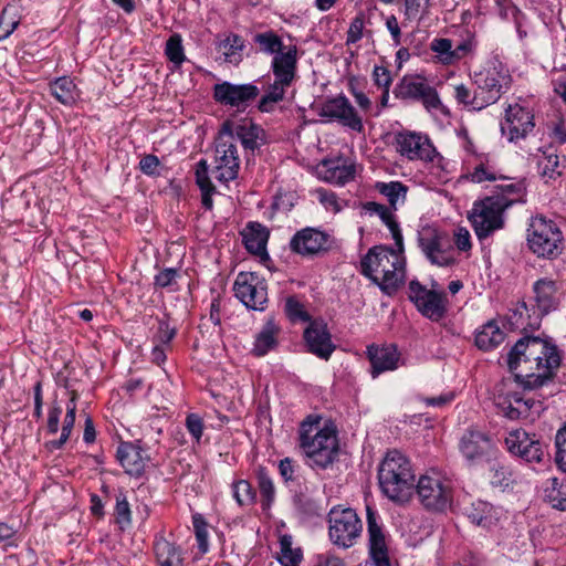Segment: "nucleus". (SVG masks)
Instances as JSON below:
<instances>
[{
  "label": "nucleus",
  "mask_w": 566,
  "mask_h": 566,
  "mask_svg": "<svg viewBox=\"0 0 566 566\" xmlns=\"http://www.w3.org/2000/svg\"><path fill=\"white\" fill-rule=\"evenodd\" d=\"M252 40L259 52L273 56L270 69L274 81L258 104L260 112L271 113L285 98L287 88L297 76L298 48L295 44L284 45L282 38L273 30L255 33Z\"/></svg>",
  "instance_id": "f257e3e1"
},
{
  "label": "nucleus",
  "mask_w": 566,
  "mask_h": 566,
  "mask_svg": "<svg viewBox=\"0 0 566 566\" xmlns=\"http://www.w3.org/2000/svg\"><path fill=\"white\" fill-rule=\"evenodd\" d=\"M381 493L391 502L405 505L415 493L416 473L410 459L397 449L389 450L378 467Z\"/></svg>",
  "instance_id": "f03ea898"
},
{
  "label": "nucleus",
  "mask_w": 566,
  "mask_h": 566,
  "mask_svg": "<svg viewBox=\"0 0 566 566\" xmlns=\"http://www.w3.org/2000/svg\"><path fill=\"white\" fill-rule=\"evenodd\" d=\"M360 272L387 295L394 294L406 280V258L392 248L377 245L360 261Z\"/></svg>",
  "instance_id": "7ed1b4c3"
},
{
  "label": "nucleus",
  "mask_w": 566,
  "mask_h": 566,
  "mask_svg": "<svg viewBox=\"0 0 566 566\" xmlns=\"http://www.w3.org/2000/svg\"><path fill=\"white\" fill-rule=\"evenodd\" d=\"M319 421L308 417L300 428V448L313 469L325 470L338 457L339 446L337 432L334 428L325 426L318 428Z\"/></svg>",
  "instance_id": "20e7f679"
},
{
  "label": "nucleus",
  "mask_w": 566,
  "mask_h": 566,
  "mask_svg": "<svg viewBox=\"0 0 566 566\" xmlns=\"http://www.w3.org/2000/svg\"><path fill=\"white\" fill-rule=\"evenodd\" d=\"M526 241L528 249L537 258L554 260L564 250V237L559 227L543 214L531 218Z\"/></svg>",
  "instance_id": "39448f33"
},
{
  "label": "nucleus",
  "mask_w": 566,
  "mask_h": 566,
  "mask_svg": "<svg viewBox=\"0 0 566 566\" xmlns=\"http://www.w3.org/2000/svg\"><path fill=\"white\" fill-rule=\"evenodd\" d=\"M472 81L478 90L475 104L484 107L496 103L513 82L509 70L499 61L489 62L482 70L474 72Z\"/></svg>",
  "instance_id": "423d86ee"
},
{
  "label": "nucleus",
  "mask_w": 566,
  "mask_h": 566,
  "mask_svg": "<svg viewBox=\"0 0 566 566\" xmlns=\"http://www.w3.org/2000/svg\"><path fill=\"white\" fill-rule=\"evenodd\" d=\"M512 201L499 197H485L473 203L469 220L479 240H484L504 227V211Z\"/></svg>",
  "instance_id": "0eeeda50"
},
{
  "label": "nucleus",
  "mask_w": 566,
  "mask_h": 566,
  "mask_svg": "<svg viewBox=\"0 0 566 566\" xmlns=\"http://www.w3.org/2000/svg\"><path fill=\"white\" fill-rule=\"evenodd\" d=\"M415 492L421 505L431 512H444L452 503V488L440 474H422L415 482Z\"/></svg>",
  "instance_id": "6e6552de"
},
{
  "label": "nucleus",
  "mask_w": 566,
  "mask_h": 566,
  "mask_svg": "<svg viewBox=\"0 0 566 566\" xmlns=\"http://www.w3.org/2000/svg\"><path fill=\"white\" fill-rule=\"evenodd\" d=\"M546 339L537 336H525L518 339L507 354L509 369L514 374L515 380L525 387V379L532 377V366L535 355H544Z\"/></svg>",
  "instance_id": "1a4fd4ad"
},
{
  "label": "nucleus",
  "mask_w": 566,
  "mask_h": 566,
  "mask_svg": "<svg viewBox=\"0 0 566 566\" xmlns=\"http://www.w3.org/2000/svg\"><path fill=\"white\" fill-rule=\"evenodd\" d=\"M363 524L355 510L333 507L328 513V536L340 548L354 546L360 537Z\"/></svg>",
  "instance_id": "9d476101"
},
{
  "label": "nucleus",
  "mask_w": 566,
  "mask_h": 566,
  "mask_svg": "<svg viewBox=\"0 0 566 566\" xmlns=\"http://www.w3.org/2000/svg\"><path fill=\"white\" fill-rule=\"evenodd\" d=\"M524 392H510L505 397H499L496 406L500 412L510 420L534 421L545 409L534 389Z\"/></svg>",
  "instance_id": "9b49d317"
},
{
  "label": "nucleus",
  "mask_w": 566,
  "mask_h": 566,
  "mask_svg": "<svg viewBox=\"0 0 566 566\" xmlns=\"http://www.w3.org/2000/svg\"><path fill=\"white\" fill-rule=\"evenodd\" d=\"M394 94L399 99L419 102L429 112L442 106L437 90L419 75H405L396 85Z\"/></svg>",
  "instance_id": "f8f14e48"
},
{
  "label": "nucleus",
  "mask_w": 566,
  "mask_h": 566,
  "mask_svg": "<svg viewBox=\"0 0 566 566\" xmlns=\"http://www.w3.org/2000/svg\"><path fill=\"white\" fill-rule=\"evenodd\" d=\"M235 296L250 310L264 311L268 303V285L255 272H240L233 284Z\"/></svg>",
  "instance_id": "ddd939ff"
},
{
  "label": "nucleus",
  "mask_w": 566,
  "mask_h": 566,
  "mask_svg": "<svg viewBox=\"0 0 566 566\" xmlns=\"http://www.w3.org/2000/svg\"><path fill=\"white\" fill-rule=\"evenodd\" d=\"M334 243L335 240L328 232L307 227L295 232L290 241V249L298 255L314 258L332 250Z\"/></svg>",
  "instance_id": "4468645a"
},
{
  "label": "nucleus",
  "mask_w": 566,
  "mask_h": 566,
  "mask_svg": "<svg viewBox=\"0 0 566 566\" xmlns=\"http://www.w3.org/2000/svg\"><path fill=\"white\" fill-rule=\"evenodd\" d=\"M504 442L511 454L525 462L542 463L547 457L546 446L535 434L531 436L523 429L509 432Z\"/></svg>",
  "instance_id": "2eb2a0df"
},
{
  "label": "nucleus",
  "mask_w": 566,
  "mask_h": 566,
  "mask_svg": "<svg viewBox=\"0 0 566 566\" xmlns=\"http://www.w3.org/2000/svg\"><path fill=\"white\" fill-rule=\"evenodd\" d=\"M409 300L424 317L433 322L440 321L447 313L444 293L428 290L417 280L409 283Z\"/></svg>",
  "instance_id": "dca6fc26"
},
{
  "label": "nucleus",
  "mask_w": 566,
  "mask_h": 566,
  "mask_svg": "<svg viewBox=\"0 0 566 566\" xmlns=\"http://www.w3.org/2000/svg\"><path fill=\"white\" fill-rule=\"evenodd\" d=\"M418 244L432 264L448 266L454 262L447 235L436 228H422L418 233Z\"/></svg>",
  "instance_id": "f3484780"
},
{
  "label": "nucleus",
  "mask_w": 566,
  "mask_h": 566,
  "mask_svg": "<svg viewBox=\"0 0 566 566\" xmlns=\"http://www.w3.org/2000/svg\"><path fill=\"white\" fill-rule=\"evenodd\" d=\"M394 145L397 153L409 160L431 163L438 155L429 137L416 132H398Z\"/></svg>",
  "instance_id": "a211bd4d"
},
{
  "label": "nucleus",
  "mask_w": 566,
  "mask_h": 566,
  "mask_svg": "<svg viewBox=\"0 0 566 566\" xmlns=\"http://www.w3.org/2000/svg\"><path fill=\"white\" fill-rule=\"evenodd\" d=\"M459 451L470 467L488 461L494 452L492 438L480 430L468 429L459 440Z\"/></svg>",
  "instance_id": "6ab92c4d"
},
{
  "label": "nucleus",
  "mask_w": 566,
  "mask_h": 566,
  "mask_svg": "<svg viewBox=\"0 0 566 566\" xmlns=\"http://www.w3.org/2000/svg\"><path fill=\"white\" fill-rule=\"evenodd\" d=\"M368 554L371 566H391L388 551V535L379 522V515L367 506Z\"/></svg>",
  "instance_id": "aec40b11"
},
{
  "label": "nucleus",
  "mask_w": 566,
  "mask_h": 566,
  "mask_svg": "<svg viewBox=\"0 0 566 566\" xmlns=\"http://www.w3.org/2000/svg\"><path fill=\"white\" fill-rule=\"evenodd\" d=\"M321 117L328 120H336L342 126L347 127L356 133L364 132L363 119L350 104L349 99L344 95L325 101L318 111Z\"/></svg>",
  "instance_id": "412c9836"
},
{
  "label": "nucleus",
  "mask_w": 566,
  "mask_h": 566,
  "mask_svg": "<svg viewBox=\"0 0 566 566\" xmlns=\"http://www.w3.org/2000/svg\"><path fill=\"white\" fill-rule=\"evenodd\" d=\"M544 355H535L532 371L525 379L524 389H537L549 381L560 365V355L557 346L546 339V348Z\"/></svg>",
  "instance_id": "4be33fe9"
},
{
  "label": "nucleus",
  "mask_w": 566,
  "mask_h": 566,
  "mask_svg": "<svg viewBox=\"0 0 566 566\" xmlns=\"http://www.w3.org/2000/svg\"><path fill=\"white\" fill-rule=\"evenodd\" d=\"M534 127V115L528 108L518 104L507 106L504 120L501 123V132L510 142L526 138Z\"/></svg>",
  "instance_id": "5701e85b"
},
{
  "label": "nucleus",
  "mask_w": 566,
  "mask_h": 566,
  "mask_svg": "<svg viewBox=\"0 0 566 566\" xmlns=\"http://www.w3.org/2000/svg\"><path fill=\"white\" fill-rule=\"evenodd\" d=\"M233 138L231 133L227 137L220 135L216 145L217 179L223 182L237 179L239 174L240 159Z\"/></svg>",
  "instance_id": "b1692460"
},
{
  "label": "nucleus",
  "mask_w": 566,
  "mask_h": 566,
  "mask_svg": "<svg viewBox=\"0 0 566 566\" xmlns=\"http://www.w3.org/2000/svg\"><path fill=\"white\" fill-rule=\"evenodd\" d=\"M260 90L254 84H232L223 82L213 87V97L222 105L245 108L248 104L255 99Z\"/></svg>",
  "instance_id": "393cba45"
},
{
  "label": "nucleus",
  "mask_w": 566,
  "mask_h": 566,
  "mask_svg": "<svg viewBox=\"0 0 566 566\" xmlns=\"http://www.w3.org/2000/svg\"><path fill=\"white\" fill-rule=\"evenodd\" d=\"M303 337L307 350L323 360H328L336 349L327 325L322 322H311L305 328Z\"/></svg>",
  "instance_id": "a878e982"
},
{
  "label": "nucleus",
  "mask_w": 566,
  "mask_h": 566,
  "mask_svg": "<svg viewBox=\"0 0 566 566\" xmlns=\"http://www.w3.org/2000/svg\"><path fill=\"white\" fill-rule=\"evenodd\" d=\"M116 459L125 473L138 478L145 472L149 457L140 446V442H120L117 447Z\"/></svg>",
  "instance_id": "bb28decb"
},
{
  "label": "nucleus",
  "mask_w": 566,
  "mask_h": 566,
  "mask_svg": "<svg viewBox=\"0 0 566 566\" xmlns=\"http://www.w3.org/2000/svg\"><path fill=\"white\" fill-rule=\"evenodd\" d=\"M559 289L558 282L549 277H542L534 282L533 293L537 318L557 310L560 302Z\"/></svg>",
  "instance_id": "cd10ccee"
},
{
  "label": "nucleus",
  "mask_w": 566,
  "mask_h": 566,
  "mask_svg": "<svg viewBox=\"0 0 566 566\" xmlns=\"http://www.w3.org/2000/svg\"><path fill=\"white\" fill-rule=\"evenodd\" d=\"M367 357L371 365V376L375 378L381 373L395 370L398 367L400 354L395 345L382 347L370 345L367 347Z\"/></svg>",
  "instance_id": "c85d7f7f"
},
{
  "label": "nucleus",
  "mask_w": 566,
  "mask_h": 566,
  "mask_svg": "<svg viewBox=\"0 0 566 566\" xmlns=\"http://www.w3.org/2000/svg\"><path fill=\"white\" fill-rule=\"evenodd\" d=\"M153 551L157 566H185L182 548L163 535H156Z\"/></svg>",
  "instance_id": "c756f323"
},
{
  "label": "nucleus",
  "mask_w": 566,
  "mask_h": 566,
  "mask_svg": "<svg viewBox=\"0 0 566 566\" xmlns=\"http://www.w3.org/2000/svg\"><path fill=\"white\" fill-rule=\"evenodd\" d=\"M281 327L274 319L269 317L259 333H256L251 353L255 357H263L279 345Z\"/></svg>",
  "instance_id": "7c9ffc66"
},
{
  "label": "nucleus",
  "mask_w": 566,
  "mask_h": 566,
  "mask_svg": "<svg viewBox=\"0 0 566 566\" xmlns=\"http://www.w3.org/2000/svg\"><path fill=\"white\" fill-rule=\"evenodd\" d=\"M322 168L324 179L336 185H345L356 175L355 164L342 157L323 160Z\"/></svg>",
  "instance_id": "2f4dec72"
},
{
  "label": "nucleus",
  "mask_w": 566,
  "mask_h": 566,
  "mask_svg": "<svg viewBox=\"0 0 566 566\" xmlns=\"http://www.w3.org/2000/svg\"><path fill=\"white\" fill-rule=\"evenodd\" d=\"M465 514L473 524L490 528L499 522L501 510L491 503L478 500L465 509Z\"/></svg>",
  "instance_id": "473e14b6"
},
{
  "label": "nucleus",
  "mask_w": 566,
  "mask_h": 566,
  "mask_svg": "<svg viewBox=\"0 0 566 566\" xmlns=\"http://www.w3.org/2000/svg\"><path fill=\"white\" fill-rule=\"evenodd\" d=\"M269 230L258 222H250L242 231L245 249L258 256H266V243L269 240Z\"/></svg>",
  "instance_id": "72a5a7b5"
},
{
  "label": "nucleus",
  "mask_w": 566,
  "mask_h": 566,
  "mask_svg": "<svg viewBox=\"0 0 566 566\" xmlns=\"http://www.w3.org/2000/svg\"><path fill=\"white\" fill-rule=\"evenodd\" d=\"M544 500L552 507L566 511V480L549 478L544 483Z\"/></svg>",
  "instance_id": "f704fd0d"
},
{
  "label": "nucleus",
  "mask_w": 566,
  "mask_h": 566,
  "mask_svg": "<svg viewBox=\"0 0 566 566\" xmlns=\"http://www.w3.org/2000/svg\"><path fill=\"white\" fill-rule=\"evenodd\" d=\"M504 340V333L494 321L482 326L475 335V345L482 350H491Z\"/></svg>",
  "instance_id": "c9c22d12"
},
{
  "label": "nucleus",
  "mask_w": 566,
  "mask_h": 566,
  "mask_svg": "<svg viewBox=\"0 0 566 566\" xmlns=\"http://www.w3.org/2000/svg\"><path fill=\"white\" fill-rule=\"evenodd\" d=\"M50 92L63 105H72L78 97L76 85L69 76H62L51 82Z\"/></svg>",
  "instance_id": "e433bc0d"
},
{
  "label": "nucleus",
  "mask_w": 566,
  "mask_h": 566,
  "mask_svg": "<svg viewBox=\"0 0 566 566\" xmlns=\"http://www.w3.org/2000/svg\"><path fill=\"white\" fill-rule=\"evenodd\" d=\"M76 392H72V397L66 405V413L62 424L61 437L50 442L52 449H61L70 439L76 417Z\"/></svg>",
  "instance_id": "4c0bfd02"
},
{
  "label": "nucleus",
  "mask_w": 566,
  "mask_h": 566,
  "mask_svg": "<svg viewBox=\"0 0 566 566\" xmlns=\"http://www.w3.org/2000/svg\"><path fill=\"white\" fill-rule=\"evenodd\" d=\"M235 136L247 150L254 151L262 144L263 129L254 124L239 125L235 128Z\"/></svg>",
  "instance_id": "58836bf2"
},
{
  "label": "nucleus",
  "mask_w": 566,
  "mask_h": 566,
  "mask_svg": "<svg viewBox=\"0 0 566 566\" xmlns=\"http://www.w3.org/2000/svg\"><path fill=\"white\" fill-rule=\"evenodd\" d=\"M256 481L261 495V506L263 511H266L275 500V486L266 469L263 467H259L256 470Z\"/></svg>",
  "instance_id": "ea45409f"
},
{
  "label": "nucleus",
  "mask_w": 566,
  "mask_h": 566,
  "mask_svg": "<svg viewBox=\"0 0 566 566\" xmlns=\"http://www.w3.org/2000/svg\"><path fill=\"white\" fill-rule=\"evenodd\" d=\"M375 189L385 196L389 202V207L394 210L397 209L399 199L403 201L408 191L407 186L400 181L382 182L378 181L375 185Z\"/></svg>",
  "instance_id": "a19ab883"
},
{
  "label": "nucleus",
  "mask_w": 566,
  "mask_h": 566,
  "mask_svg": "<svg viewBox=\"0 0 566 566\" xmlns=\"http://www.w3.org/2000/svg\"><path fill=\"white\" fill-rule=\"evenodd\" d=\"M280 556L279 562L282 566H300L303 559V553L301 548L292 547V537L290 535H283L280 538Z\"/></svg>",
  "instance_id": "79ce46f5"
},
{
  "label": "nucleus",
  "mask_w": 566,
  "mask_h": 566,
  "mask_svg": "<svg viewBox=\"0 0 566 566\" xmlns=\"http://www.w3.org/2000/svg\"><path fill=\"white\" fill-rule=\"evenodd\" d=\"M244 48L243 39L238 34H229L220 42L219 49L222 51L224 60L230 63H239L241 61V51Z\"/></svg>",
  "instance_id": "37998d69"
},
{
  "label": "nucleus",
  "mask_w": 566,
  "mask_h": 566,
  "mask_svg": "<svg viewBox=\"0 0 566 566\" xmlns=\"http://www.w3.org/2000/svg\"><path fill=\"white\" fill-rule=\"evenodd\" d=\"M537 167L539 174L547 179H555L562 175L560 170L558 169L559 157L552 148L543 150V155L537 161Z\"/></svg>",
  "instance_id": "c03bdc74"
},
{
  "label": "nucleus",
  "mask_w": 566,
  "mask_h": 566,
  "mask_svg": "<svg viewBox=\"0 0 566 566\" xmlns=\"http://www.w3.org/2000/svg\"><path fill=\"white\" fill-rule=\"evenodd\" d=\"M525 195V185L523 181L502 182L494 186L492 195L489 197L505 198L512 201V206L517 201H523Z\"/></svg>",
  "instance_id": "a18cd8bd"
},
{
  "label": "nucleus",
  "mask_w": 566,
  "mask_h": 566,
  "mask_svg": "<svg viewBox=\"0 0 566 566\" xmlns=\"http://www.w3.org/2000/svg\"><path fill=\"white\" fill-rule=\"evenodd\" d=\"M232 495L239 506H250L256 503V491L248 480L234 481Z\"/></svg>",
  "instance_id": "49530a36"
},
{
  "label": "nucleus",
  "mask_w": 566,
  "mask_h": 566,
  "mask_svg": "<svg viewBox=\"0 0 566 566\" xmlns=\"http://www.w3.org/2000/svg\"><path fill=\"white\" fill-rule=\"evenodd\" d=\"M430 0H405V20L421 21L430 14Z\"/></svg>",
  "instance_id": "de8ad7c7"
},
{
  "label": "nucleus",
  "mask_w": 566,
  "mask_h": 566,
  "mask_svg": "<svg viewBox=\"0 0 566 566\" xmlns=\"http://www.w3.org/2000/svg\"><path fill=\"white\" fill-rule=\"evenodd\" d=\"M430 50L436 53L438 62L443 65H452L453 43L451 39L434 38L430 42Z\"/></svg>",
  "instance_id": "09e8293b"
},
{
  "label": "nucleus",
  "mask_w": 566,
  "mask_h": 566,
  "mask_svg": "<svg viewBox=\"0 0 566 566\" xmlns=\"http://www.w3.org/2000/svg\"><path fill=\"white\" fill-rule=\"evenodd\" d=\"M478 97V90L474 86V90H471L465 84H458L454 85V98L458 102V104H461L465 107H470L474 111H481L484 107V105H479L476 103Z\"/></svg>",
  "instance_id": "8fccbe9b"
},
{
  "label": "nucleus",
  "mask_w": 566,
  "mask_h": 566,
  "mask_svg": "<svg viewBox=\"0 0 566 566\" xmlns=\"http://www.w3.org/2000/svg\"><path fill=\"white\" fill-rule=\"evenodd\" d=\"M165 54L176 66H180L186 60L182 40L179 34H172L166 42Z\"/></svg>",
  "instance_id": "3c124183"
},
{
  "label": "nucleus",
  "mask_w": 566,
  "mask_h": 566,
  "mask_svg": "<svg viewBox=\"0 0 566 566\" xmlns=\"http://www.w3.org/2000/svg\"><path fill=\"white\" fill-rule=\"evenodd\" d=\"M114 515L116 523L120 526L122 530H125L132 524L130 506L126 495L122 491L116 495Z\"/></svg>",
  "instance_id": "603ef678"
},
{
  "label": "nucleus",
  "mask_w": 566,
  "mask_h": 566,
  "mask_svg": "<svg viewBox=\"0 0 566 566\" xmlns=\"http://www.w3.org/2000/svg\"><path fill=\"white\" fill-rule=\"evenodd\" d=\"M192 525L198 543V548L200 553L206 554L209 551L208 524L206 518L200 513H196L192 515Z\"/></svg>",
  "instance_id": "864d4df0"
},
{
  "label": "nucleus",
  "mask_w": 566,
  "mask_h": 566,
  "mask_svg": "<svg viewBox=\"0 0 566 566\" xmlns=\"http://www.w3.org/2000/svg\"><path fill=\"white\" fill-rule=\"evenodd\" d=\"M365 27V14L359 12L350 22L347 34L346 44H355L361 40Z\"/></svg>",
  "instance_id": "5fc2aeb1"
},
{
  "label": "nucleus",
  "mask_w": 566,
  "mask_h": 566,
  "mask_svg": "<svg viewBox=\"0 0 566 566\" xmlns=\"http://www.w3.org/2000/svg\"><path fill=\"white\" fill-rule=\"evenodd\" d=\"M285 312L291 319L310 321V315L305 312L304 306L294 296H290L285 302Z\"/></svg>",
  "instance_id": "6e6d98bb"
},
{
  "label": "nucleus",
  "mask_w": 566,
  "mask_h": 566,
  "mask_svg": "<svg viewBox=\"0 0 566 566\" xmlns=\"http://www.w3.org/2000/svg\"><path fill=\"white\" fill-rule=\"evenodd\" d=\"M470 179L473 182L481 184L485 180L494 181L501 179L503 181H509L506 177H497L496 174L485 167L483 164L478 165L473 171L470 174Z\"/></svg>",
  "instance_id": "4d7b16f0"
},
{
  "label": "nucleus",
  "mask_w": 566,
  "mask_h": 566,
  "mask_svg": "<svg viewBox=\"0 0 566 566\" xmlns=\"http://www.w3.org/2000/svg\"><path fill=\"white\" fill-rule=\"evenodd\" d=\"M178 276V270L172 268L164 269L163 271L155 275L154 285L155 287L159 289L170 287L176 283Z\"/></svg>",
  "instance_id": "13d9d810"
},
{
  "label": "nucleus",
  "mask_w": 566,
  "mask_h": 566,
  "mask_svg": "<svg viewBox=\"0 0 566 566\" xmlns=\"http://www.w3.org/2000/svg\"><path fill=\"white\" fill-rule=\"evenodd\" d=\"M176 335V329L170 327L168 322L160 321L158 325L157 334L154 337V343L161 346H169L170 342Z\"/></svg>",
  "instance_id": "bf43d9fd"
},
{
  "label": "nucleus",
  "mask_w": 566,
  "mask_h": 566,
  "mask_svg": "<svg viewBox=\"0 0 566 566\" xmlns=\"http://www.w3.org/2000/svg\"><path fill=\"white\" fill-rule=\"evenodd\" d=\"M18 25L19 20H17L13 15L10 14L9 8H4L0 15V32L4 36V39L10 36Z\"/></svg>",
  "instance_id": "052dcab7"
},
{
  "label": "nucleus",
  "mask_w": 566,
  "mask_h": 566,
  "mask_svg": "<svg viewBox=\"0 0 566 566\" xmlns=\"http://www.w3.org/2000/svg\"><path fill=\"white\" fill-rule=\"evenodd\" d=\"M160 167V160L156 155H145L139 161V169L147 176H158Z\"/></svg>",
  "instance_id": "680f3d73"
},
{
  "label": "nucleus",
  "mask_w": 566,
  "mask_h": 566,
  "mask_svg": "<svg viewBox=\"0 0 566 566\" xmlns=\"http://www.w3.org/2000/svg\"><path fill=\"white\" fill-rule=\"evenodd\" d=\"M373 80L376 86L389 88L392 82L390 71L385 66L376 65L373 71Z\"/></svg>",
  "instance_id": "e2e57ef3"
},
{
  "label": "nucleus",
  "mask_w": 566,
  "mask_h": 566,
  "mask_svg": "<svg viewBox=\"0 0 566 566\" xmlns=\"http://www.w3.org/2000/svg\"><path fill=\"white\" fill-rule=\"evenodd\" d=\"M62 408L59 403L54 402L48 412L46 430L50 434H55L59 431L60 417Z\"/></svg>",
  "instance_id": "0e129e2a"
},
{
  "label": "nucleus",
  "mask_w": 566,
  "mask_h": 566,
  "mask_svg": "<svg viewBox=\"0 0 566 566\" xmlns=\"http://www.w3.org/2000/svg\"><path fill=\"white\" fill-rule=\"evenodd\" d=\"M186 427L189 433L199 441L203 432V421L200 416L190 413L186 418Z\"/></svg>",
  "instance_id": "69168bd1"
},
{
  "label": "nucleus",
  "mask_w": 566,
  "mask_h": 566,
  "mask_svg": "<svg viewBox=\"0 0 566 566\" xmlns=\"http://www.w3.org/2000/svg\"><path fill=\"white\" fill-rule=\"evenodd\" d=\"M317 198L319 202L326 208L332 209L334 211H339L340 207L338 205L337 196L327 189L319 188L316 190Z\"/></svg>",
  "instance_id": "338daca9"
},
{
  "label": "nucleus",
  "mask_w": 566,
  "mask_h": 566,
  "mask_svg": "<svg viewBox=\"0 0 566 566\" xmlns=\"http://www.w3.org/2000/svg\"><path fill=\"white\" fill-rule=\"evenodd\" d=\"M555 446L557 449L555 459L558 464L566 459V424L557 431Z\"/></svg>",
  "instance_id": "774afa93"
}]
</instances>
